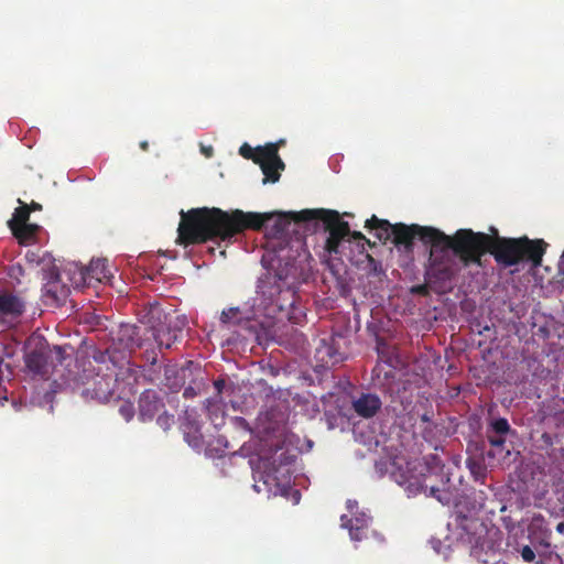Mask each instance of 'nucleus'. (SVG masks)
<instances>
[{
	"instance_id": "obj_1",
	"label": "nucleus",
	"mask_w": 564,
	"mask_h": 564,
	"mask_svg": "<svg viewBox=\"0 0 564 564\" xmlns=\"http://www.w3.org/2000/svg\"><path fill=\"white\" fill-rule=\"evenodd\" d=\"M295 213H256L234 209L225 212L220 208L202 207L181 210V221L177 228L176 243L183 247L200 245L207 241L231 240L245 230H261L265 223L275 216L273 230L283 232L291 220L301 223L294 218Z\"/></svg>"
},
{
	"instance_id": "obj_2",
	"label": "nucleus",
	"mask_w": 564,
	"mask_h": 564,
	"mask_svg": "<svg viewBox=\"0 0 564 564\" xmlns=\"http://www.w3.org/2000/svg\"><path fill=\"white\" fill-rule=\"evenodd\" d=\"M66 365L61 379L85 401L106 403L115 397L119 366L109 350L94 349L91 356H78Z\"/></svg>"
},
{
	"instance_id": "obj_3",
	"label": "nucleus",
	"mask_w": 564,
	"mask_h": 564,
	"mask_svg": "<svg viewBox=\"0 0 564 564\" xmlns=\"http://www.w3.org/2000/svg\"><path fill=\"white\" fill-rule=\"evenodd\" d=\"M494 235H489L490 254L496 262L505 268L519 264L521 261H530L534 268L542 263L547 243L543 239H529L528 237L506 238L498 235L497 229L491 228Z\"/></svg>"
},
{
	"instance_id": "obj_4",
	"label": "nucleus",
	"mask_w": 564,
	"mask_h": 564,
	"mask_svg": "<svg viewBox=\"0 0 564 564\" xmlns=\"http://www.w3.org/2000/svg\"><path fill=\"white\" fill-rule=\"evenodd\" d=\"M74 359L64 355L61 346L51 347L42 335L32 334L24 345V362L30 372L48 378L53 372H66L67 362Z\"/></svg>"
},
{
	"instance_id": "obj_5",
	"label": "nucleus",
	"mask_w": 564,
	"mask_h": 564,
	"mask_svg": "<svg viewBox=\"0 0 564 564\" xmlns=\"http://www.w3.org/2000/svg\"><path fill=\"white\" fill-rule=\"evenodd\" d=\"M442 249H452L458 257L463 267L476 264L482 267L481 258L486 253H490L489 235L485 232H475L471 229H458L453 236L438 235Z\"/></svg>"
},
{
	"instance_id": "obj_6",
	"label": "nucleus",
	"mask_w": 564,
	"mask_h": 564,
	"mask_svg": "<svg viewBox=\"0 0 564 564\" xmlns=\"http://www.w3.org/2000/svg\"><path fill=\"white\" fill-rule=\"evenodd\" d=\"M393 476L395 481L400 486L404 487L409 497L423 492L425 496L437 499L443 505H446L449 501L448 495L442 490L435 481L436 478H440L441 481H443L444 476L436 473L434 468L426 464L417 463L412 467H410L409 464L406 471L393 474Z\"/></svg>"
},
{
	"instance_id": "obj_7",
	"label": "nucleus",
	"mask_w": 564,
	"mask_h": 564,
	"mask_svg": "<svg viewBox=\"0 0 564 564\" xmlns=\"http://www.w3.org/2000/svg\"><path fill=\"white\" fill-rule=\"evenodd\" d=\"M294 218L296 220L319 219L324 223L325 229L329 234L325 243V249L329 254H337L340 242L350 234L348 223L341 220L339 213L336 210L303 209L299 214H294Z\"/></svg>"
},
{
	"instance_id": "obj_8",
	"label": "nucleus",
	"mask_w": 564,
	"mask_h": 564,
	"mask_svg": "<svg viewBox=\"0 0 564 564\" xmlns=\"http://www.w3.org/2000/svg\"><path fill=\"white\" fill-rule=\"evenodd\" d=\"M281 279V276L268 274L259 280L256 295L249 300L257 317H271L282 310V305L278 303L281 293L278 281Z\"/></svg>"
},
{
	"instance_id": "obj_9",
	"label": "nucleus",
	"mask_w": 564,
	"mask_h": 564,
	"mask_svg": "<svg viewBox=\"0 0 564 564\" xmlns=\"http://www.w3.org/2000/svg\"><path fill=\"white\" fill-rule=\"evenodd\" d=\"M393 243L399 247L403 246L410 249L413 246L415 237L424 245H430L433 248H441L442 240L438 235L445 236V232L434 227H424L420 225H405L402 223L391 225Z\"/></svg>"
},
{
	"instance_id": "obj_10",
	"label": "nucleus",
	"mask_w": 564,
	"mask_h": 564,
	"mask_svg": "<svg viewBox=\"0 0 564 564\" xmlns=\"http://www.w3.org/2000/svg\"><path fill=\"white\" fill-rule=\"evenodd\" d=\"M449 249L433 248L430 251V269L427 271L430 281L445 286L451 283L460 272L462 265L448 253Z\"/></svg>"
},
{
	"instance_id": "obj_11",
	"label": "nucleus",
	"mask_w": 564,
	"mask_h": 564,
	"mask_svg": "<svg viewBox=\"0 0 564 564\" xmlns=\"http://www.w3.org/2000/svg\"><path fill=\"white\" fill-rule=\"evenodd\" d=\"M18 204L19 207L14 209L12 218L8 220V227L19 243L31 245L36 240L42 228L37 224L29 223L30 209L26 207V203L18 198Z\"/></svg>"
},
{
	"instance_id": "obj_12",
	"label": "nucleus",
	"mask_w": 564,
	"mask_h": 564,
	"mask_svg": "<svg viewBox=\"0 0 564 564\" xmlns=\"http://www.w3.org/2000/svg\"><path fill=\"white\" fill-rule=\"evenodd\" d=\"M184 325V319L165 315L164 319L151 326L149 332L159 348L169 349L182 336Z\"/></svg>"
},
{
	"instance_id": "obj_13",
	"label": "nucleus",
	"mask_w": 564,
	"mask_h": 564,
	"mask_svg": "<svg viewBox=\"0 0 564 564\" xmlns=\"http://www.w3.org/2000/svg\"><path fill=\"white\" fill-rule=\"evenodd\" d=\"M256 163L260 165L264 174L263 183H275L280 178V170H284V163L279 156L278 147L269 143L264 148H257Z\"/></svg>"
},
{
	"instance_id": "obj_14",
	"label": "nucleus",
	"mask_w": 564,
	"mask_h": 564,
	"mask_svg": "<svg viewBox=\"0 0 564 564\" xmlns=\"http://www.w3.org/2000/svg\"><path fill=\"white\" fill-rule=\"evenodd\" d=\"M25 312L24 300L8 290L0 291V327L14 326Z\"/></svg>"
},
{
	"instance_id": "obj_15",
	"label": "nucleus",
	"mask_w": 564,
	"mask_h": 564,
	"mask_svg": "<svg viewBox=\"0 0 564 564\" xmlns=\"http://www.w3.org/2000/svg\"><path fill=\"white\" fill-rule=\"evenodd\" d=\"M164 408V403L155 390L149 389L139 398V419L142 422L152 421Z\"/></svg>"
},
{
	"instance_id": "obj_16",
	"label": "nucleus",
	"mask_w": 564,
	"mask_h": 564,
	"mask_svg": "<svg viewBox=\"0 0 564 564\" xmlns=\"http://www.w3.org/2000/svg\"><path fill=\"white\" fill-rule=\"evenodd\" d=\"M470 555L482 564L489 563L490 560L496 556V543L489 538L488 532L475 538L470 549Z\"/></svg>"
},
{
	"instance_id": "obj_17",
	"label": "nucleus",
	"mask_w": 564,
	"mask_h": 564,
	"mask_svg": "<svg viewBox=\"0 0 564 564\" xmlns=\"http://www.w3.org/2000/svg\"><path fill=\"white\" fill-rule=\"evenodd\" d=\"M258 318L250 301H247L242 306L229 307L224 310L220 315V322L224 325H239L243 321H251Z\"/></svg>"
},
{
	"instance_id": "obj_18",
	"label": "nucleus",
	"mask_w": 564,
	"mask_h": 564,
	"mask_svg": "<svg viewBox=\"0 0 564 564\" xmlns=\"http://www.w3.org/2000/svg\"><path fill=\"white\" fill-rule=\"evenodd\" d=\"M82 276L85 283H91L94 280L97 282H108L112 278L109 263L107 259L91 260L89 265L82 271Z\"/></svg>"
},
{
	"instance_id": "obj_19",
	"label": "nucleus",
	"mask_w": 564,
	"mask_h": 564,
	"mask_svg": "<svg viewBox=\"0 0 564 564\" xmlns=\"http://www.w3.org/2000/svg\"><path fill=\"white\" fill-rule=\"evenodd\" d=\"M341 525L349 530V535L354 541H361L367 538V530L370 523V517L360 513L354 518L341 516Z\"/></svg>"
},
{
	"instance_id": "obj_20",
	"label": "nucleus",
	"mask_w": 564,
	"mask_h": 564,
	"mask_svg": "<svg viewBox=\"0 0 564 564\" xmlns=\"http://www.w3.org/2000/svg\"><path fill=\"white\" fill-rule=\"evenodd\" d=\"M340 336H330L328 339H323L317 354L321 355V359L325 362L336 365L345 359L343 352L339 351Z\"/></svg>"
},
{
	"instance_id": "obj_21",
	"label": "nucleus",
	"mask_w": 564,
	"mask_h": 564,
	"mask_svg": "<svg viewBox=\"0 0 564 564\" xmlns=\"http://www.w3.org/2000/svg\"><path fill=\"white\" fill-rule=\"evenodd\" d=\"M352 408L355 412L366 419L372 417L381 408V400L376 394H361L354 401Z\"/></svg>"
},
{
	"instance_id": "obj_22",
	"label": "nucleus",
	"mask_w": 564,
	"mask_h": 564,
	"mask_svg": "<svg viewBox=\"0 0 564 564\" xmlns=\"http://www.w3.org/2000/svg\"><path fill=\"white\" fill-rule=\"evenodd\" d=\"M43 290L44 296L56 305L63 304L68 293V289L59 284L57 273H54V280L47 282Z\"/></svg>"
},
{
	"instance_id": "obj_23",
	"label": "nucleus",
	"mask_w": 564,
	"mask_h": 564,
	"mask_svg": "<svg viewBox=\"0 0 564 564\" xmlns=\"http://www.w3.org/2000/svg\"><path fill=\"white\" fill-rule=\"evenodd\" d=\"M488 431H490L495 434H503V435H507L512 432L508 420L505 417H498V419L494 420L490 423Z\"/></svg>"
},
{
	"instance_id": "obj_24",
	"label": "nucleus",
	"mask_w": 564,
	"mask_h": 564,
	"mask_svg": "<svg viewBox=\"0 0 564 564\" xmlns=\"http://www.w3.org/2000/svg\"><path fill=\"white\" fill-rule=\"evenodd\" d=\"M122 333L127 334L129 336V340L131 341L130 343V347L133 348V347H142L143 343L141 341L140 337H139V334H140V327L138 326H127L124 328H122L121 330Z\"/></svg>"
},
{
	"instance_id": "obj_25",
	"label": "nucleus",
	"mask_w": 564,
	"mask_h": 564,
	"mask_svg": "<svg viewBox=\"0 0 564 564\" xmlns=\"http://www.w3.org/2000/svg\"><path fill=\"white\" fill-rule=\"evenodd\" d=\"M365 227L369 229L387 231V229H391V224L386 219H380L376 215H372L371 218L366 220Z\"/></svg>"
},
{
	"instance_id": "obj_26",
	"label": "nucleus",
	"mask_w": 564,
	"mask_h": 564,
	"mask_svg": "<svg viewBox=\"0 0 564 564\" xmlns=\"http://www.w3.org/2000/svg\"><path fill=\"white\" fill-rule=\"evenodd\" d=\"M156 423L160 427H162L164 431L170 430L172 424L174 423V415L167 414L166 412L160 414L156 419Z\"/></svg>"
},
{
	"instance_id": "obj_27",
	"label": "nucleus",
	"mask_w": 564,
	"mask_h": 564,
	"mask_svg": "<svg viewBox=\"0 0 564 564\" xmlns=\"http://www.w3.org/2000/svg\"><path fill=\"white\" fill-rule=\"evenodd\" d=\"M487 438L492 447H502L506 443V435L495 434L490 431L487 432Z\"/></svg>"
},
{
	"instance_id": "obj_28",
	"label": "nucleus",
	"mask_w": 564,
	"mask_h": 564,
	"mask_svg": "<svg viewBox=\"0 0 564 564\" xmlns=\"http://www.w3.org/2000/svg\"><path fill=\"white\" fill-rule=\"evenodd\" d=\"M239 154L247 159V160H252L254 163H256V155H257V149H253L251 148L248 143H243L240 148H239Z\"/></svg>"
},
{
	"instance_id": "obj_29",
	"label": "nucleus",
	"mask_w": 564,
	"mask_h": 564,
	"mask_svg": "<svg viewBox=\"0 0 564 564\" xmlns=\"http://www.w3.org/2000/svg\"><path fill=\"white\" fill-rule=\"evenodd\" d=\"M366 260H367V263H368V268L370 270V273H372L373 275H377L380 273L381 271V263L376 260L371 254L367 253L366 254Z\"/></svg>"
},
{
	"instance_id": "obj_30",
	"label": "nucleus",
	"mask_w": 564,
	"mask_h": 564,
	"mask_svg": "<svg viewBox=\"0 0 564 564\" xmlns=\"http://www.w3.org/2000/svg\"><path fill=\"white\" fill-rule=\"evenodd\" d=\"M119 412L127 421H130L133 416V406L130 403H124L120 406Z\"/></svg>"
},
{
	"instance_id": "obj_31",
	"label": "nucleus",
	"mask_w": 564,
	"mask_h": 564,
	"mask_svg": "<svg viewBox=\"0 0 564 564\" xmlns=\"http://www.w3.org/2000/svg\"><path fill=\"white\" fill-rule=\"evenodd\" d=\"M521 557L524 562L530 563L535 558V553L530 546L525 545L521 550Z\"/></svg>"
},
{
	"instance_id": "obj_32",
	"label": "nucleus",
	"mask_w": 564,
	"mask_h": 564,
	"mask_svg": "<svg viewBox=\"0 0 564 564\" xmlns=\"http://www.w3.org/2000/svg\"><path fill=\"white\" fill-rule=\"evenodd\" d=\"M376 235H377L378 239L387 241L392 236V229H387V231L386 230H377Z\"/></svg>"
},
{
	"instance_id": "obj_33",
	"label": "nucleus",
	"mask_w": 564,
	"mask_h": 564,
	"mask_svg": "<svg viewBox=\"0 0 564 564\" xmlns=\"http://www.w3.org/2000/svg\"><path fill=\"white\" fill-rule=\"evenodd\" d=\"M225 386H226V381L223 378H218L217 380L214 381V387H215L218 395L221 394Z\"/></svg>"
},
{
	"instance_id": "obj_34",
	"label": "nucleus",
	"mask_w": 564,
	"mask_h": 564,
	"mask_svg": "<svg viewBox=\"0 0 564 564\" xmlns=\"http://www.w3.org/2000/svg\"><path fill=\"white\" fill-rule=\"evenodd\" d=\"M26 207L30 209V213L31 212H40L43 209L42 205L34 200H32L30 204L26 203Z\"/></svg>"
},
{
	"instance_id": "obj_35",
	"label": "nucleus",
	"mask_w": 564,
	"mask_h": 564,
	"mask_svg": "<svg viewBox=\"0 0 564 564\" xmlns=\"http://www.w3.org/2000/svg\"><path fill=\"white\" fill-rule=\"evenodd\" d=\"M541 440L546 446H552L554 444L553 436L549 433H543Z\"/></svg>"
},
{
	"instance_id": "obj_36",
	"label": "nucleus",
	"mask_w": 564,
	"mask_h": 564,
	"mask_svg": "<svg viewBox=\"0 0 564 564\" xmlns=\"http://www.w3.org/2000/svg\"><path fill=\"white\" fill-rule=\"evenodd\" d=\"M351 239L356 240V241H361V240H366V237L362 232L360 231H351L350 230V234L349 236Z\"/></svg>"
},
{
	"instance_id": "obj_37",
	"label": "nucleus",
	"mask_w": 564,
	"mask_h": 564,
	"mask_svg": "<svg viewBox=\"0 0 564 564\" xmlns=\"http://www.w3.org/2000/svg\"><path fill=\"white\" fill-rule=\"evenodd\" d=\"M195 394H196V392H195L194 388H192V387H187V388H185V389H184V393H183V395H184L185 398H192V397H194Z\"/></svg>"
},
{
	"instance_id": "obj_38",
	"label": "nucleus",
	"mask_w": 564,
	"mask_h": 564,
	"mask_svg": "<svg viewBox=\"0 0 564 564\" xmlns=\"http://www.w3.org/2000/svg\"><path fill=\"white\" fill-rule=\"evenodd\" d=\"M413 291L416 292V293H421V294H425L426 293L425 286H423V285L416 286Z\"/></svg>"
},
{
	"instance_id": "obj_39",
	"label": "nucleus",
	"mask_w": 564,
	"mask_h": 564,
	"mask_svg": "<svg viewBox=\"0 0 564 564\" xmlns=\"http://www.w3.org/2000/svg\"><path fill=\"white\" fill-rule=\"evenodd\" d=\"M140 148H141L143 151H148V149H149V142H148V141H141V142H140Z\"/></svg>"
},
{
	"instance_id": "obj_40",
	"label": "nucleus",
	"mask_w": 564,
	"mask_h": 564,
	"mask_svg": "<svg viewBox=\"0 0 564 564\" xmlns=\"http://www.w3.org/2000/svg\"><path fill=\"white\" fill-rule=\"evenodd\" d=\"M556 530L560 532V533H564V522H561L557 524L556 527Z\"/></svg>"
},
{
	"instance_id": "obj_41",
	"label": "nucleus",
	"mask_w": 564,
	"mask_h": 564,
	"mask_svg": "<svg viewBox=\"0 0 564 564\" xmlns=\"http://www.w3.org/2000/svg\"><path fill=\"white\" fill-rule=\"evenodd\" d=\"M422 421L424 422H429L430 421V417L427 415V413H424L422 416H421Z\"/></svg>"
},
{
	"instance_id": "obj_42",
	"label": "nucleus",
	"mask_w": 564,
	"mask_h": 564,
	"mask_svg": "<svg viewBox=\"0 0 564 564\" xmlns=\"http://www.w3.org/2000/svg\"><path fill=\"white\" fill-rule=\"evenodd\" d=\"M369 247H375L376 246V242H371L369 239L366 238V240H364Z\"/></svg>"
},
{
	"instance_id": "obj_43",
	"label": "nucleus",
	"mask_w": 564,
	"mask_h": 564,
	"mask_svg": "<svg viewBox=\"0 0 564 564\" xmlns=\"http://www.w3.org/2000/svg\"><path fill=\"white\" fill-rule=\"evenodd\" d=\"M170 372H174V369L171 367H165V376H169Z\"/></svg>"
},
{
	"instance_id": "obj_44",
	"label": "nucleus",
	"mask_w": 564,
	"mask_h": 564,
	"mask_svg": "<svg viewBox=\"0 0 564 564\" xmlns=\"http://www.w3.org/2000/svg\"><path fill=\"white\" fill-rule=\"evenodd\" d=\"M347 507H348V508H352V501H351V500H348V502H347Z\"/></svg>"
},
{
	"instance_id": "obj_45",
	"label": "nucleus",
	"mask_w": 564,
	"mask_h": 564,
	"mask_svg": "<svg viewBox=\"0 0 564 564\" xmlns=\"http://www.w3.org/2000/svg\"><path fill=\"white\" fill-rule=\"evenodd\" d=\"M208 251H209L212 254H214V252H215V248H209V249H208Z\"/></svg>"
},
{
	"instance_id": "obj_46",
	"label": "nucleus",
	"mask_w": 564,
	"mask_h": 564,
	"mask_svg": "<svg viewBox=\"0 0 564 564\" xmlns=\"http://www.w3.org/2000/svg\"><path fill=\"white\" fill-rule=\"evenodd\" d=\"M560 421L564 423V413L561 414Z\"/></svg>"
},
{
	"instance_id": "obj_47",
	"label": "nucleus",
	"mask_w": 564,
	"mask_h": 564,
	"mask_svg": "<svg viewBox=\"0 0 564 564\" xmlns=\"http://www.w3.org/2000/svg\"><path fill=\"white\" fill-rule=\"evenodd\" d=\"M494 564H507L506 562L497 561Z\"/></svg>"
}]
</instances>
